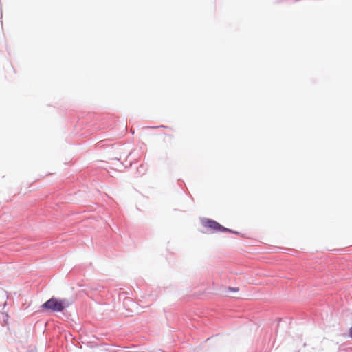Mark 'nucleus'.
I'll list each match as a JSON object with an SVG mask.
<instances>
[{
    "label": "nucleus",
    "instance_id": "4",
    "mask_svg": "<svg viewBox=\"0 0 352 352\" xmlns=\"http://www.w3.org/2000/svg\"><path fill=\"white\" fill-rule=\"evenodd\" d=\"M349 335H350L351 337H352V327L350 328Z\"/></svg>",
    "mask_w": 352,
    "mask_h": 352
},
{
    "label": "nucleus",
    "instance_id": "1",
    "mask_svg": "<svg viewBox=\"0 0 352 352\" xmlns=\"http://www.w3.org/2000/svg\"><path fill=\"white\" fill-rule=\"evenodd\" d=\"M43 308L52 311H61L65 307L63 300L52 298L43 305Z\"/></svg>",
    "mask_w": 352,
    "mask_h": 352
},
{
    "label": "nucleus",
    "instance_id": "3",
    "mask_svg": "<svg viewBox=\"0 0 352 352\" xmlns=\"http://www.w3.org/2000/svg\"><path fill=\"white\" fill-rule=\"evenodd\" d=\"M228 292H238L239 291V289L238 287H228L227 289Z\"/></svg>",
    "mask_w": 352,
    "mask_h": 352
},
{
    "label": "nucleus",
    "instance_id": "2",
    "mask_svg": "<svg viewBox=\"0 0 352 352\" xmlns=\"http://www.w3.org/2000/svg\"><path fill=\"white\" fill-rule=\"evenodd\" d=\"M201 224L204 227L210 229L212 231L227 232L230 230L229 229L224 228L223 226L220 225L217 221L209 219H203L201 221Z\"/></svg>",
    "mask_w": 352,
    "mask_h": 352
}]
</instances>
